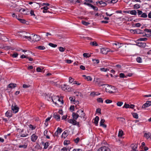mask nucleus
Here are the masks:
<instances>
[{
	"mask_svg": "<svg viewBox=\"0 0 151 151\" xmlns=\"http://www.w3.org/2000/svg\"><path fill=\"white\" fill-rule=\"evenodd\" d=\"M97 82H99V84L100 85V86H102L104 85L106 86L105 88V90L106 92H108L110 93H113L115 92V87L111 86H109L107 84H101V82H100L99 81H97Z\"/></svg>",
	"mask_w": 151,
	"mask_h": 151,
	"instance_id": "f257e3e1",
	"label": "nucleus"
},
{
	"mask_svg": "<svg viewBox=\"0 0 151 151\" xmlns=\"http://www.w3.org/2000/svg\"><path fill=\"white\" fill-rule=\"evenodd\" d=\"M77 113H78L79 117L81 118H83L84 121H85L86 119V118L85 117L86 115L84 112L83 109L78 110L77 111Z\"/></svg>",
	"mask_w": 151,
	"mask_h": 151,
	"instance_id": "f03ea898",
	"label": "nucleus"
},
{
	"mask_svg": "<svg viewBox=\"0 0 151 151\" xmlns=\"http://www.w3.org/2000/svg\"><path fill=\"white\" fill-rule=\"evenodd\" d=\"M52 100L53 102L56 105H57V104H58L56 103V102H55V101H54V100H55V99H56L57 100H58V101H61V103L62 104H63V97H62V100L61 101L60 100V98H59V96H53L52 97Z\"/></svg>",
	"mask_w": 151,
	"mask_h": 151,
	"instance_id": "7ed1b4c3",
	"label": "nucleus"
},
{
	"mask_svg": "<svg viewBox=\"0 0 151 151\" xmlns=\"http://www.w3.org/2000/svg\"><path fill=\"white\" fill-rule=\"evenodd\" d=\"M12 109L13 111V112L14 113H16L17 112L19 111V108L17 106V105L14 104H12Z\"/></svg>",
	"mask_w": 151,
	"mask_h": 151,
	"instance_id": "20e7f679",
	"label": "nucleus"
},
{
	"mask_svg": "<svg viewBox=\"0 0 151 151\" xmlns=\"http://www.w3.org/2000/svg\"><path fill=\"white\" fill-rule=\"evenodd\" d=\"M97 151H111L110 149L108 147H102L99 148Z\"/></svg>",
	"mask_w": 151,
	"mask_h": 151,
	"instance_id": "39448f33",
	"label": "nucleus"
},
{
	"mask_svg": "<svg viewBox=\"0 0 151 151\" xmlns=\"http://www.w3.org/2000/svg\"><path fill=\"white\" fill-rule=\"evenodd\" d=\"M40 39V37L38 35H34L32 38V41L34 42L39 41Z\"/></svg>",
	"mask_w": 151,
	"mask_h": 151,
	"instance_id": "423d86ee",
	"label": "nucleus"
},
{
	"mask_svg": "<svg viewBox=\"0 0 151 151\" xmlns=\"http://www.w3.org/2000/svg\"><path fill=\"white\" fill-rule=\"evenodd\" d=\"M151 106V101H147L146 103L144 104L142 106V108L145 109L146 107Z\"/></svg>",
	"mask_w": 151,
	"mask_h": 151,
	"instance_id": "0eeeda50",
	"label": "nucleus"
},
{
	"mask_svg": "<svg viewBox=\"0 0 151 151\" xmlns=\"http://www.w3.org/2000/svg\"><path fill=\"white\" fill-rule=\"evenodd\" d=\"M37 138V136L35 134H33L31 136V140L33 142H35Z\"/></svg>",
	"mask_w": 151,
	"mask_h": 151,
	"instance_id": "6e6552de",
	"label": "nucleus"
},
{
	"mask_svg": "<svg viewBox=\"0 0 151 151\" xmlns=\"http://www.w3.org/2000/svg\"><path fill=\"white\" fill-rule=\"evenodd\" d=\"M76 120L74 119H69L68 120V122L69 123L73 124L74 125H76L77 122Z\"/></svg>",
	"mask_w": 151,
	"mask_h": 151,
	"instance_id": "1a4fd4ad",
	"label": "nucleus"
},
{
	"mask_svg": "<svg viewBox=\"0 0 151 151\" xmlns=\"http://www.w3.org/2000/svg\"><path fill=\"white\" fill-rule=\"evenodd\" d=\"M72 117L73 118V119L76 120L79 116L78 113H75L73 112L72 113Z\"/></svg>",
	"mask_w": 151,
	"mask_h": 151,
	"instance_id": "9d476101",
	"label": "nucleus"
},
{
	"mask_svg": "<svg viewBox=\"0 0 151 151\" xmlns=\"http://www.w3.org/2000/svg\"><path fill=\"white\" fill-rule=\"evenodd\" d=\"M136 45L139 47H141L144 48L146 46V44L145 43L138 42L137 43Z\"/></svg>",
	"mask_w": 151,
	"mask_h": 151,
	"instance_id": "9b49d317",
	"label": "nucleus"
},
{
	"mask_svg": "<svg viewBox=\"0 0 151 151\" xmlns=\"http://www.w3.org/2000/svg\"><path fill=\"white\" fill-rule=\"evenodd\" d=\"M53 117L57 121H60V116L57 113H55L54 114Z\"/></svg>",
	"mask_w": 151,
	"mask_h": 151,
	"instance_id": "f8f14e48",
	"label": "nucleus"
},
{
	"mask_svg": "<svg viewBox=\"0 0 151 151\" xmlns=\"http://www.w3.org/2000/svg\"><path fill=\"white\" fill-rule=\"evenodd\" d=\"M68 130H65L63 133L62 135V137H63L64 139H65L68 136Z\"/></svg>",
	"mask_w": 151,
	"mask_h": 151,
	"instance_id": "ddd939ff",
	"label": "nucleus"
},
{
	"mask_svg": "<svg viewBox=\"0 0 151 151\" xmlns=\"http://www.w3.org/2000/svg\"><path fill=\"white\" fill-rule=\"evenodd\" d=\"M6 116L8 117H10L12 116V113L11 111H8L5 113Z\"/></svg>",
	"mask_w": 151,
	"mask_h": 151,
	"instance_id": "4468645a",
	"label": "nucleus"
},
{
	"mask_svg": "<svg viewBox=\"0 0 151 151\" xmlns=\"http://www.w3.org/2000/svg\"><path fill=\"white\" fill-rule=\"evenodd\" d=\"M144 137H145L147 139H148L149 138L151 139V134L150 132L145 133L144 134Z\"/></svg>",
	"mask_w": 151,
	"mask_h": 151,
	"instance_id": "2eb2a0df",
	"label": "nucleus"
},
{
	"mask_svg": "<svg viewBox=\"0 0 151 151\" xmlns=\"http://www.w3.org/2000/svg\"><path fill=\"white\" fill-rule=\"evenodd\" d=\"M99 120V117L98 116H96L94 119V123L96 126H97L98 125V123Z\"/></svg>",
	"mask_w": 151,
	"mask_h": 151,
	"instance_id": "dca6fc26",
	"label": "nucleus"
},
{
	"mask_svg": "<svg viewBox=\"0 0 151 151\" xmlns=\"http://www.w3.org/2000/svg\"><path fill=\"white\" fill-rule=\"evenodd\" d=\"M17 86V84H14L11 83L9 84L8 87L9 88H12L13 87V88H15Z\"/></svg>",
	"mask_w": 151,
	"mask_h": 151,
	"instance_id": "f3484780",
	"label": "nucleus"
},
{
	"mask_svg": "<svg viewBox=\"0 0 151 151\" xmlns=\"http://www.w3.org/2000/svg\"><path fill=\"white\" fill-rule=\"evenodd\" d=\"M42 144L44 145V148L45 149H47L49 146V142H46L45 143H44L43 142H42Z\"/></svg>",
	"mask_w": 151,
	"mask_h": 151,
	"instance_id": "a211bd4d",
	"label": "nucleus"
},
{
	"mask_svg": "<svg viewBox=\"0 0 151 151\" xmlns=\"http://www.w3.org/2000/svg\"><path fill=\"white\" fill-rule=\"evenodd\" d=\"M16 16V17L17 18V19L20 22H21L23 24H25L26 23V22H27L24 19H20L17 18V15Z\"/></svg>",
	"mask_w": 151,
	"mask_h": 151,
	"instance_id": "6ab92c4d",
	"label": "nucleus"
},
{
	"mask_svg": "<svg viewBox=\"0 0 151 151\" xmlns=\"http://www.w3.org/2000/svg\"><path fill=\"white\" fill-rule=\"evenodd\" d=\"M82 76L84 77L85 79L87 80L88 81H91L92 80V78L90 76H86L85 75H83Z\"/></svg>",
	"mask_w": 151,
	"mask_h": 151,
	"instance_id": "aec40b11",
	"label": "nucleus"
},
{
	"mask_svg": "<svg viewBox=\"0 0 151 151\" xmlns=\"http://www.w3.org/2000/svg\"><path fill=\"white\" fill-rule=\"evenodd\" d=\"M108 51V50H106L104 48H102L101 50V52L103 54H107Z\"/></svg>",
	"mask_w": 151,
	"mask_h": 151,
	"instance_id": "412c9836",
	"label": "nucleus"
},
{
	"mask_svg": "<svg viewBox=\"0 0 151 151\" xmlns=\"http://www.w3.org/2000/svg\"><path fill=\"white\" fill-rule=\"evenodd\" d=\"M136 33L137 34H143L144 32H142V31L139 29H137L135 30Z\"/></svg>",
	"mask_w": 151,
	"mask_h": 151,
	"instance_id": "4be33fe9",
	"label": "nucleus"
},
{
	"mask_svg": "<svg viewBox=\"0 0 151 151\" xmlns=\"http://www.w3.org/2000/svg\"><path fill=\"white\" fill-rule=\"evenodd\" d=\"M132 115L133 116L134 118L138 119V115L137 113H132Z\"/></svg>",
	"mask_w": 151,
	"mask_h": 151,
	"instance_id": "5701e85b",
	"label": "nucleus"
},
{
	"mask_svg": "<svg viewBox=\"0 0 151 151\" xmlns=\"http://www.w3.org/2000/svg\"><path fill=\"white\" fill-rule=\"evenodd\" d=\"M123 135V132L122 130H120L118 134V136L119 137H121Z\"/></svg>",
	"mask_w": 151,
	"mask_h": 151,
	"instance_id": "b1692460",
	"label": "nucleus"
},
{
	"mask_svg": "<svg viewBox=\"0 0 151 151\" xmlns=\"http://www.w3.org/2000/svg\"><path fill=\"white\" fill-rule=\"evenodd\" d=\"M36 49H38L41 50H43L45 49V47L43 46H39L35 47Z\"/></svg>",
	"mask_w": 151,
	"mask_h": 151,
	"instance_id": "393cba45",
	"label": "nucleus"
},
{
	"mask_svg": "<svg viewBox=\"0 0 151 151\" xmlns=\"http://www.w3.org/2000/svg\"><path fill=\"white\" fill-rule=\"evenodd\" d=\"M90 45L92 46H97L98 45L96 42H91L90 43Z\"/></svg>",
	"mask_w": 151,
	"mask_h": 151,
	"instance_id": "a878e982",
	"label": "nucleus"
},
{
	"mask_svg": "<svg viewBox=\"0 0 151 151\" xmlns=\"http://www.w3.org/2000/svg\"><path fill=\"white\" fill-rule=\"evenodd\" d=\"M62 88L63 90H67V89H69V86L66 85H64L63 86H62Z\"/></svg>",
	"mask_w": 151,
	"mask_h": 151,
	"instance_id": "bb28decb",
	"label": "nucleus"
},
{
	"mask_svg": "<svg viewBox=\"0 0 151 151\" xmlns=\"http://www.w3.org/2000/svg\"><path fill=\"white\" fill-rule=\"evenodd\" d=\"M70 149H69L68 147H64L61 149V150L63 151H70Z\"/></svg>",
	"mask_w": 151,
	"mask_h": 151,
	"instance_id": "cd10ccee",
	"label": "nucleus"
},
{
	"mask_svg": "<svg viewBox=\"0 0 151 151\" xmlns=\"http://www.w3.org/2000/svg\"><path fill=\"white\" fill-rule=\"evenodd\" d=\"M130 14L132 15H136L137 14L136 11L135 10H131L130 12Z\"/></svg>",
	"mask_w": 151,
	"mask_h": 151,
	"instance_id": "c85d7f7f",
	"label": "nucleus"
},
{
	"mask_svg": "<svg viewBox=\"0 0 151 151\" xmlns=\"http://www.w3.org/2000/svg\"><path fill=\"white\" fill-rule=\"evenodd\" d=\"M100 69L101 71L104 72H106L109 70V69L104 68H101Z\"/></svg>",
	"mask_w": 151,
	"mask_h": 151,
	"instance_id": "c756f323",
	"label": "nucleus"
},
{
	"mask_svg": "<svg viewBox=\"0 0 151 151\" xmlns=\"http://www.w3.org/2000/svg\"><path fill=\"white\" fill-rule=\"evenodd\" d=\"M83 55L84 57L86 58H89L91 56V55L88 53H84L83 54Z\"/></svg>",
	"mask_w": 151,
	"mask_h": 151,
	"instance_id": "7c9ffc66",
	"label": "nucleus"
},
{
	"mask_svg": "<svg viewBox=\"0 0 151 151\" xmlns=\"http://www.w3.org/2000/svg\"><path fill=\"white\" fill-rule=\"evenodd\" d=\"M27 145H26L25 144L23 145H19L18 146V147L19 148H23L24 149L26 148L27 147Z\"/></svg>",
	"mask_w": 151,
	"mask_h": 151,
	"instance_id": "2f4dec72",
	"label": "nucleus"
},
{
	"mask_svg": "<svg viewBox=\"0 0 151 151\" xmlns=\"http://www.w3.org/2000/svg\"><path fill=\"white\" fill-rule=\"evenodd\" d=\"M82 23L85 25V26H88V25L89 24H90V23L88 22H86V21H82Z\"/></svg>",
	"mask_w": 151,
	"mask_h": 151,
	"instance_id": "473e14b6",
	"label": "nucleus"
},
{
	"mask_svg": "<svg viewBox=\"0 0 151 151\" xmlns=\"http://www.w3.org/2000/svg\"><path fill=\"white\" fill-rule=\"evenodd\" d=\"M136 60L139 63H141L142 61V58L140 57H137L136 58Z\"/></svg>",
	"mask_w": 151,
	"mask_h": 151,
	"instance_id": "72a5a7b5",
	"label": "nucleus"
},
{
	"mask_svg": "<svg viewBox=\"0 0 151 151\" xmlns=\"http://www.w3.org/2000/svg\"><path fill=\"white\" fill-rule=\"evenodd\" d=\"M119 77L120 78H123L127 77V76H125L123 73H120L119 74Z\"/></svg>",
	"mask_w": 151,
	"mask_h": 151,
	"instance_id": "f704fd0d",
	"label": "nucleus"
},
{
	"mask_svg": "<svg viewBox=\"0 0 151 151\" xmlns=\"http://www.w3.org/2000/svg\"><path fill=\"white\" fill-rule=\"evenodd\" d=\"M100 5L102 4V6H106L107 5V4L102 1H100Z\"/></svg>",
	"mask_w": 151,
	"mask_h": 151,
	"instance_id": "c9c22d12",
	"label": "nucleus"
},
{
	"mask_svg": "<svg viewBox=\"0 0 151 151\" xmlns=\"http://www.w3.org/2000/svg\"><path fill=\"white\" fill-rule=\"evenodd\" d=\"M140 8V6L139 4H135L134 5V9H138Z\"/></svg>",
	"mask_w": 151,
	"mask_h": 151,
	"instance_id": "e433bc0d",
	"label": "nucleus"
},
{
	"mask_svg": "<svg viewBox=\"0 0 151 151\" xmlns=\"http://www.w3.org/2000/svg\"><path fill=\"white\" fill-rule=\"evenodd\" d=\"M92 61L94 62V63H99V60L98 59H93Z\"/></svg>",
	"mask_w": 151,
	"mask_h": 151,
	"instance_id": "4c0bfd02",
	"label": "nucleus"
},
{
	"mask_svg": "<svg viewBox=\"0 0 151 151\" xmlns=\"http://www.w3.org/2000/svg\"><path fill=\"white\" fill-rule=\"evenodd\" d=\"M141 17L146 18L147 17V15L146 13H143L140 16Z\"/></svg>",
	"mask_w": 151,
	"mask_h": 151,
	"instance_id": "58836bf2",
	"label": "nucleus"
},
{
	"mask_svg": "<svg viewBox=\"0 0 151 151\" xmlns=\"http://www.w3.org/2000/svg\"><path fill=\"white\" fill-rule=\"evenodd\" d=\"M18 55V54L17 52H14V54H12V56L14 58H17Z\"/></svg>",
	"mask_w": 151,
	"mask_h": 151,
	"instance_id": "ea45409f",
	"label": "nucleus"
},
{
	"mask_svg": "<svg viewBox=\"0 0 151 151\" xmlns=\"http://www.w3.org/2000/svg\"><path fill=\"white\" fill-rule=\"evenodd\" d=\"M49 45H50V46L53 47H55L57 46V45L54 44L52 43H49Z\"/></svg>",
	"mask_w": 151,
	"mask_h": 151,
	"instance_id": "a19ab883",
	"label": "nucleus"
},
{
	"mask_svg": "<svg viewBox=\"0 0 151 151\" xmlns=\"http://www.w3.org/2000/svg\"><path fill=\"white\" fill-rule=\"evenodd\" d=\"M84 4L85 5H87L91 7L92 8L93 7V6L91 4L88 3H86V2H84Z\"/></svg>",
	"mask_w": 151,
	"mask_h": 151,
	"instance_id": "79ce46f5",
	"label": "nucleus"
},
{
	"mask_svg": "<svg viewBox=\"0 0 151 151\" xmlns=\"http://www.w3.org/2000/svg\"><path fill=\"white\" fill-rule=\"evenodd\" d=\"M123 104V102H122L119 101L116 104L117 106H121Z\"/></svg>",
	"mask_w": 151,
	"mask_h": 151,
	"instance_id": "37998d69",
	"label": "nucleus"
},
{
	"mask_svg": "<svg viewBox=\"0 0 151 151\" xmlns=\"http://www.w3.org/2000/svg\"><path fill=\"white\" fill-rule=\"evenodd\" d=\"M97 100L98 102H101L102 103H103V100L101 98H98L97 99Z\"/></svg>",
	"mask_w": 151,
	"mask_h": 151,
	"instance_id": "c03bdc74",
	"label": "nucleus"
},
{
	"mask_svg": "<svg viewBox=\"0 0 151 151\" xmlns=\"http://www.w3.org/2000/svg\"><path fill=\"white\" fill-rule=\"evenodd\" d=\"M130 105L128 104H127L126 103H125L124 104V106L123 107V108H129V107Z\"/></svg>",
	"mask_w": 151,
	"mask_h": 151,
	"instance_id": "a18cd8bd",
	"label": "nucleus"
},
{
	"mask_svg": "<svg viewBox=\"0 0 151 151\" xmlns=\"http://www.w3.org/2000/svg\"><path fill=\"white\" fill-rule=\"evenodd\" d=\"M65 48H64L62 47H59V50L61 52H64L65 51Z\"/></svg>",
	"mask_w": 151,
	"mask_h": 151,
	"instance_id": "49530a36",
	"label": "nucleus"
},
{
	"mask_svg": "<svg viewBox=\"0 0 151 151\" xmlns=\"http://www.w3.org/2000/svg\"><path fill=\"white\" fill-rule=\"evenodd\" d=\"M56 131L57 132H59V134H60L62 132V129L59 127H58Z\"/></svg>",
	"mask_w": 151,
	"mask_h": 151,
	"instance_id": "de8ad7c7",
	"label": "nucleus"
},
{
	"mask_svg": "<svg viewBox=\"0 0 151 151\" xmlns=\"http://www.w3.org/2000/svg\"><path fill=\"white\" fill-rule=\"evenodd\" d=\"M70 141L69 140H65L64 142L65 145H67L70 143Z\"/></svg>",
	"mask_w": 151,
	"mask_h": 151,
	"instance_id": "09e8293b",
	"label": "nucleus"
},
{
	"mask_svg": "<svg viewBox=\"0 0 151 151\" xmlns=\"http://www.w3.org/2000/svg\"><path fill=\"white\" fill-rule=\"evenodd\" d=\"M29 127L32 130H34L35 129L36 127H34L32 124H30L29 125Z\"/></svg>",
	"mask_w": 151,
	"mask_h": 151,
	"instance_id": "8fccbe9b",
	"label": "nucleus"
},
{
	"mask_svg": "<svg viewBox=\"0 0 151 151\" xmlns=\"http://www.w3.org/2000/svg\"><path fill=\"white\" fill-rule=\"evenodd\" d=\"M147 38H140L138 40V41H146V40H147Z\"/></svg>",
	"mask_w": 151,
	"mask_h": 151,
	"instance_id": "3c124183",
	"label": "nucleus"
},
{
	"mask_svg": "<svg viewBox=\"0 0 151 151\" xmlns=\"http://www.w3.org/2000/svg\"><path fill=\"white\" fill-rule=\"evenodd\" d=\"M75 107L74 106L71 105L70 107V110H72V111H73L74 110Z\"/></svg>",
	"mask_w": 151,
	"mask_h": 151,
	"instance_id": "603ef678",
	"label": "nucleus"
},
{
	"mask_svg": "<svg viewBox=\"0 0 151 151\" xmlns=\"http://www.w3.org/2000/svg\"><path fill=\"white\" fill-rule=\"evenodd\" d=\"M74 81V79L71 77H69V82L70 83H72Z\"/></svg>",
	"mask_w": 151,
	"mask_h": 151,
	"instance_id": "864d4df0",
	"label": "nucleus"
},
{
	"mask_svg": "<svg viewBox=\"0 0 151 151\" xmlns=\"http://www.w3.org/2000/svg\"><path fill=\"white\" fill-rule=\"evenodd\" d=\"M105 102L107 104H109L112 102V101L111 100L107 99L105 101Z\"/></svg>",
	"mask_w": 151,
	"mask_h": 151,
	"instance_id": "5fc2aeb1",
	"label": "nucleus"
},
{
	"mask_svg": "<svg viewBox=\"0 0 151 151\" xmlns=\"http://www.w3.org/2000/svg\"><path fill=\"white\" fill-rule=\"evenodd\" d=\"M23 37L26 39H28L29 40H31V37L30 36L28 37L27 36L24 35Z\"/></svg>",
	"mask_w": 151,
	"mask_h": 151,
	"instance_id": "6e6d98bb",
	"label": "nucleus"
},
{
	"mask_svg": "<svg viewBox=\"0 0 151 151\" xmlns=\"http://www.w3.org/2000/svg\"><path fill=\"white\" fill-rule=\"evenodd\" d=\"M104 122H105V119H101V121L100 122V125L104 124Z\"/></svg>",
	"mask_w": 151,
	"mask_h": 151,
	"instance_id": "4d7b16f0",
	"label": "nucleus"
},
{
	"mask_svg": "<svg viewBox=\"0 0 151 151\" xmlns=\"http://www.w3.org/2000/svg\"><path fill=\"white\" fill-rule=\"evenodd\" d=\"M144 31L146 32H150L151 33V29H144Z\"/></svg>",
	"mask_w": 151,
	"mask_h": 151,
	"instance_id": "13d9d810",
	"label": "nucleus"
},
{
	"mask_svg": "<svg viewBox=\"0 0 151 151\" xmlns=\"http://www.w3.org/2000/svg\"><path fill=\"white\" fill-rule=\"evenodd\" d=\"M137 13L138 15H142V12L141 10H137Z\"/></svg>",
	"mask_w": 151,
	"mask_h": 151,
	"instance_id": "bf43d9fd",
	"label": "nucleus"
},
{
	"mask_svg": "<svg viewBox=\"0 0 151 151\" xmlns=\"http://www.w3.org/2000/svg\"><path fill=\"white\" fill-rule=\"evenodd\" d=\"M101 109L100 108H98L96 110V113H99L100 114H101Z\"/></svg>",
	"mask_w": 151,
	"mask_h": 151,
	"instance_id": "052dcab7",
	"label": "nucleus"
},
{
	"mask_svg": "<svg viewBox=\"0 0 151 151\" xmlns=\"http://www.w3.org/2000/svg\"><path fill=\"white\" fill-rule=\"evenodd\" d=\"M79 140L80 138L79 137H77L74 140V141L75 143H77L79 142Z\"/></svg>",
	"mask_w": 151,
	"mask_h": 151,
	"instance_id": "680f3d73",
	"label": "nucleus"
},
{
	"mask_svg": "<svg viewBox=\"0 0 151 151\" xmlns=\"http://www.w3.org/2000/svg\"><path fill=\"white\" fill-rule=\"evenodd\" d=\"M85 1H86L85 2H86V3H92L93 2L92 0H85Z\"/></svg>",
	"mask_w": 151,
	"mask_h": 151,
	"instance_id": "e2e57ef3",
	"label": "nucleus"
},
{
	"mask_svg": "<svg viewBox=\"0 0 151 151\" xmlns=\"http://www.w3.org/2000/svg\"><path fill=\"white\" fill-rule=\"evenodd\" d=\"M30 14H31V16H35V14L34 13V11L33 10H31L30 12Z\"/></svg>",
	"mask_w": 151,
	"mask_h": 151,
	"instance_id": "0e129e2a",
	"label": "nucleus"
},
{
	"mask_svg": "<svg viewBox=\"0 0 151 151\" xmlns=\"http://www.w3.org/2000/svg\"><path fill=\"white\" fill-rule=\"evenodd\" d=\"M66 63H72V62H73V61H72L71 60H68V59H67L66 60Z\"/></svg>",
	"mask_w": 151,
	"mask_h": 151,
	"instance_id": "69168bd1",
	"label": "nucleus"
},
{
	"mask_svg": "<svg viewBox=\"0 0 151 151\" xmlns=\"http://www.w3.org/2000/svg\"><path fill=\"white\" fill-rule=\"evenodd\" d=\"M58 132L57 131H56L54 134H53V136H56L57 137H58Z\"/></svg>",
	"mask_w": 151,
	"mask_h": 151,
	"instance_id": "338daca9",
	"label": "nucleus"
},
{
	"mask_svg": "<svg viewBox=\"0 0 151 151\" xmlns=\"http://www.w3.org/2000/svg\"><path fill=\"white\" fill-rule=\"evenodd\" d=\"M42 9H44V10H47V9H49V8H48L47 6H44L42 8H41Z\"/></svg>",
	"mask_w": 151,
	"mask_h": 151,
	"instance_id": "774afa93",
	"label": "nucleus"
}]
</instances>
